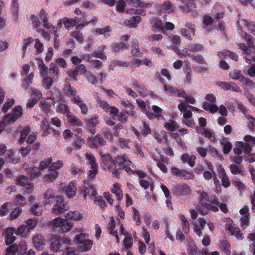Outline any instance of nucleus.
Wrapping results in <instances>:
<instances>
[{
	"label": "nucleus",
	"instance_id": "f257e3e1",
	"mask_svg": "<svg viewBox=\"0 0 255 255\" xmlns=\"http://www.w3.org/2000/svg\"><path fill=\"white\" fill-rule=\"evenodd\" d=\"M65 217L66 219L59 217L55 218L52 222L53 228H57L62 232L69 231L73 226V223L69 219L80 220L83 217L78 211H71L66 214Z\"/></svg>",
	"mask_w": 255,
	"mask_h": 255
},
{
	"label": "nucleus",
	"instance_id": "f03ea898",
	"mask_svg": "<svg viewBox=\"0 0 255 255\" xmlns=\"http://www.w3.org/2000/svg\"><path fill=\"white\" fill-rule=\"evenodd\" d=\"M198 195V199L200 207L199 211L203 215H207L210 211L217 212L219 209L216 206L212 205L209 203V197L207 193L203 190H199L197 191Z\"/></svg>",
	"mask_w": 255,
	"mask_h": 255
},
{
	"label": "nucleus",
	"instance_id": "7ed1b4c3",
	"mask_svg": "<svg viewBox=\"0 0 255 255\" xmlns=\"http://www.w3.org/2000/svg\"><path fill=\"white\" fill-rule=\"evenodd\" d=\"M88 238V235L86 233H81L76 236V241L79 245V248L82 251H88L92 246V241Z\"/></svg>",
	"mask_w": 255,
	"mask_h": 255
},
{
	"label": "nucleus",
	"instance_id": "20e7f679",
	"mask_svg": "<svg viewBox=\"0 0 255 255\" xmlns=\"http://www.w3.org/2000/svg\"><path fill=\"white\" fill-rule=\"evenodd\" d=\"M205 101L203 104V108L212 113H214L218 110V107L215 104L216 98L212 94H208L205 96Z\"/></svg>",
	"mask_w": 255,
	"mask_h": 255
},
{
	"label": "nucleus",
	"instance_id": "39448f33",
	"mask_svg": "<svg viewBox=\"0 0 255 255\" xmlns=\"http://www.w3.org/2000/svg\"><path fill=\"white\" fill-rule=\"evenodd\" d=\"M27 246L25 243H22L18 246L13 244L7 248L6 255H24L26 253Z\"/></svg>",
	"mask_w": 255,
	"mask_h": 255
},
{
	"label": "nucleus",
	"instance_id": "423d86ee",
	"mask_svg": "<svg viewBox=\"0 0 255 255\" xmlns=\"http://www.w3.org/2000/svg\"><path fill=\"white\" fill-rule=\"evenodd\" d=\"M69 209V207L65 203L63 199L61 197L56 198V203L53 207V212L56 215L61 213H65V212Z\"/></svg>",
	"mask_w": 255,
	"mask_h": 255
},
{
	"label": "nucleus",
	"instance_id": "0eeeda50",
	"mask_svg": "<svg viewBox=\"0 0 255 255\" xmlns=\"http://www.w3.org/2000/svg\"><path fill=\"white\" fill-rule=\"evenodd\" d=\"M88 142L89 146L94 148L104 146L107 143L103 136L100 134H97L94 136L89 137Z\"/></svg>",
	"mask_w": 255,
	"mask_h": 255
},
{
	"label": "nucleus",
	"instance_id": "6e6552de",
	"mask_svg": "<svg viewBox=\"0 0 255 255\" xmlns=\"http://www.w3.org/2000/svg\"><path fill=\"white\" fill-rule=\"evenodd\" d=\"M86 157L91 165V170L89 171L88 176L91 178H94L97 173V164L96 159L91 153H87Z\"/></svg>",
	"mask_w": 255,
	"mask_h": 255
},
{
	"label": "nucleus",
	"instance_id": "1a4fd4ad",
	"mask_svg": "<svg viewBox=\"0 0 255 255\" xmlns=\"http://www.w3.org/2000/svg\"><path fill=\"white\" fill-rule=\"evenodd\" d=\"M191 189L186 184L178 185L173 187L172 192L176 195H187L191 193Z\"/></svg>",
	"mask_w": 255,
	"mask_h": 255
},
{
	"label": "nucleus",
	"instance_id": "9d476101",
	"mask_svg": "<svg viewBox=\"0 0 255 255\" xmlns=\"http://www.w3.org/2000/svg\"><path fill=\"white\" fill-rule=\"evenodd\" d=\"M244 140L246 142L243 148L244 152L250 153L252 151L253 144L255 145V137L247 135L244 137Z\"/></svg>",
	"mask_w": 255,
	"mask_h": 255
},
{
	"label": "nucleus",
	"instance_id": "9b49d317",
	"mask_svg": "<svg viewBox=\"0 0 255 255\" xmlns=\"http://www.w3.org/2000/svg\"><path fill=\"white\" fill-rule=\"evenodd\" d=\"M151 6V3L149 2L144 3L141 1L137 5H135V7L139 8L136 9H130L128 10L127 12L128 14H142L143 12L142 9L144 8H149Z\"/></svg>",
	"mask_w": 255,
	"mask_h": 255
},
{
	"label": "nucleus",
	"instance_id": "f8f14e48",
	"mask_svg": "<svg viewBox=\"0 0 255 255\" xmlns=\"http://www.w3.org/2000/svg\"><path fill=\"white\" fill-rule=\"evenodd\" d=\"M218 85L227 91H233L238 93L241 92V88L235 83L229 84L226 82H220L218 83Z\"/></svg>",
	"mask_w": 255,
	"mask_h": 255
},
{
	"label": "nucleus",
	"instance_id": "ddd939ff",
	"mask_svg": "<svg viewBox=\"0 0 255 255\" xmlns=\"http://www.w3.org/2000/svg\"><path fill=\"white\" fill-rule=\"evenodd\" d=\"M197 130L201 132L205 137L209 138L211 142H215L217 140V135L211 130L200 128H197Z\"/></svg>",
	"mask_w": 255,
	"mask_h": 255
},
{
	"label": "nucleus",
	"instance_id": "4468645a",
	"mask_svg": "<svg viewBox=\"0 0 255 255\" xmlns=\"http://www.w3.org/2000/svg\"><path fill=\"white\" fill-rule=\"evenodd\" d=\"M164 89L167 93L173 95H176L178 97H185V92L182 90L177 89L168 85H164Z\"/></svg>",
	"mask_w": 255,
	"mask_h": 255
},
{
	"label": "nucleus",
	"instance_id": "2eb2a0df",
	"mask_svg": "<svg viewBox=\"0 0 255 255\" xmlns=\"http://www.w3.org/2000/svg\"><path fill=\"white\" fill-rule=\"evenodd\" d=\"M50 98H48V101L52 103H55L56 101L59 102L62 99V95L60 91L56 88H53L50 92Z\"/></svg>",
	"mask_w": 255,
	"mask_h": 255
},
{
	"label": "nucleus",
	"instance_id": "dca6fc26",
	"mask_svg": "<svg viewBox=\"0 0 255 255\" xmlns=\"http://www.w3.org/2000/svg\"><path fill=\"white\" fill-rule=\"evenodd\" d=\"M17 182L19 185L26 188L28 192H30L32 191L33 185L29 183L28 178L25 176H19L17 179Z\"/></svg>",
	"mask_w": 255,
	"mask_h": 255
},
{
	"label": "nucleus",
	"instance_id": "f3484780",
	"mask_svg": "<svg viewBox=\"0 0 255 255\" xmlns=\"http://www.w3.org/2000/svg\"><path fill=\"white\" fill-rule=\"evenodd\" d=\"M33 243L37 250L41 251L43 249L45 245L44 238L40 235H36L33 238Z\"/></svg>",
	"mask_w": 255,
	"mask_h": 255
},
{
	"label": "nucleus",
	"instance_id": "a211bd4d",
	"mask_svg": "<svg viewBox=\"0 0 255 255\" xmlns=\"http://www.w3.org/2000/svg\"><path fill=\"white\" fill-rule=\"evenodd\" d=\"M213 19L208 15H205L203 19L202 27L207 32H210L213 29Z\"/></svg>",
	"mask_w": 255,
	"mask_h": 255
},
{
	"label": "nucleus",
	"instance_id": "6ab92c4d",
	"mask_svg": "<svg viewBox=\"0 0 255 255\" xmlns=\"http://www.w3.org/2000/svg\"><path fill=\"white\" fill-rule=\"evenodd\" d=\"M14 228H8L5 231V241L7 245L12 243L15 240V237L13 235Z\"/></svg>",
	"mask_w": 255,
	"mask_h": 255
},
{
	"label": "nucleus",
	"instance_id": "aec40b11",
	"mask_svg": "<svg viewBox=\"0 0 255 255\" xmlns=\"http://www.w3.org/2000/svg\"><path fill=\"white\" fill-rule=\"evenodd\" d=\"M100 155L102 161L105 165V168H107L108 169H111V164L109 162H112L113 165L116 164V161L111 157L110 154L105 155L100 152Z\"/></svg>",
	"mask_w": 255,
	"mask_h": 255
},
{
	"label": "nucleus",
	"instance_id": "412c9836",
	"mask_svg": "<svg viewBox=\"0 0 255 255\" xmlns=\"http://www.w3.org/2000/svg\"><path fill=\"white\" fill-rule=\"evenodd\" d=\"M158 9L161 12L169 13L174 10V8L170 1H166L159 6Z\"/></svg>",
	"mask_w": 255,
	"mask_h": 255
},
{
	"label": "nucleus",
	"instance_id": "4be33fe9",
	"mask_svg": "<svg viewBox=\"0 0 255 255\" xmlns=\"http://www.w3.org/2000/svg\"><path fill=\"white\" fill-rule=\"evenodd\" d=\"M76 191L77 187L75 185V181L71 182L66 187V194L69 198L75 196Z\"/></svg>",
	"mask_w": 255,
	"mask_h": 255
},
{
	"label": "nucleus",
	"instance_id": "5701e85b",
	"mask_svg": "<svg viewBox=\"0 0 255 255\" xmlns=\"http://www.w3.org/2000/svg\"><path fill=\"white\" fill-rule=\"evenodd\" d=\"M72 102L79 106L82 114H86L87 113L88 108L86 105L82 101L81 98L79 97H74L72 98Z\"/></svg>",
	"mask_w": 255,
	"mask_h": 255
},
{
	"label": "nucleus",
	"instance_id": "b1692460",
	"mask_svg": "<svg viewBox=\"0 0 255 255\" xmlns=\"http://www.w3.org/2000/svg\"><path fill=\"white\" fill-rule=\"evenodd\" d=\"M219 177L221 179L222 185L225 187H228L230 185V182L226 174L225 171L223 168H221L218 172Z\"/></svg>",
	"mask_w": 255,
	"mask_h": 255
},
{
	"label": "nucleus",
	"instance_id": "393cba45",
	"mask_svg": "<svg viewBox=\"0 0 255 255\" xmlns=\"http://www.w3.org/2000/svg\"><path fill=\"white\" fill-rule=\"evenodd\" d=\"M181 160L183 162H188L189 165L193 167L195 164L196 156L194 155L189 156L188 154H184L182 155Z\"/></svg>",
	"mask_w": 255,
	"mask_h": 255
},
{
	"label": "nucleus",
	"instance_id": "a878e982",
	"mask_svg": "<svg viewBox=\"0 0 255 255\" xmlns=\"http://www.w3.org/2000/svg\"><path fill=\"white\" fill-rule=\"evenodd\" d=\"M36 60L37 61L40 75L42 77L47 76L48 75L47 67L45 65L43 61L41 59L37 58Z\"/></svg>",
	"mask_w": 255,
	"mask_h": 255
},
{
	"label": "nucleus",
	"instance_id": "bb28decb",
	"mask_svg": "<svg viewBox=\"0 0 255 255\" xmlns=\"http://www.w3.org/2000/svg\"><path fill=\"white\" fill-rule=\"evenodd\" d=\"M141 18L140 16H133L129 19H126L125 21V24L128 26L135 27L136 26V23L140 22Z\"/></svg>",
	"mask_w": 255,
	"mask_h": 255
},
{
	"label": "nucleus",
	"instance_id": "cd10ccee",
	"mask_svg": "<svg viewBox=\"0 0 255 255\" xmlns=\"http://www.w3.org/2000/svg\"><path fill=\"white\" fill-rule=\"evenodd\" d=\"M91 192V195L95 196L96 194V191L94 189L93 184L89 185L88 187L84 186L83 188L81 190V192L83 195L84 199L86 198L87 194Z\"/></svg>",
	"mask_w": 255,
	"mask_h": 255
},
{
	"label": "nucleus",
	"instance_id": "c85d7f7f",
	"mask_svg": "<svg viewBox=\"0 0 255 255\" xmlns=\"http://www.w3.org/2000/svg\"><path fill=\"white\" fill-rule=\"evenodd\" d=\"M69 123L72 126H82L83 122L76 117L74 115L70 113L67 116Z\"/></svg>",
	"mask_w": 255,
	"mask_h": 255
},
{
	"label": "nucleus",
	"instance_id": "c756f323",
	"mask_svg": "<svg viewBox=\"0 0 255 255\" xmlns=\"http://www.w3.org/2000/svg\"><path fill=\"white\" fill-rule=\"evenodd\" d=\"M105 48V46L100 47L98 49L95 50V51L92 54V55L103 60H106L107 56L105 55V53L104 52Z\"/></svg>",
	"mask_w": 255,
	"mask_h": 255
},
{
	"label": "nucleus",
	"instance_id": "7c9ffc66",
	"mask_svg": "<svg viewBox=\"0 0 255 255\" xmlns=\"http://www.w3.org/2000/svg\"><path fill=\"white\" fill-rule=\"evenodd\" d=\"M221 144L223 148V152L224 154H228L231 150L232 145L229 141L227 138H223L221 141Z\"/></svg>",
	"mask_w": 255,
	"mask_h": 255
},
{
	"label": "nucleus",
	"instance_id": "2f4dec72",
	"mask_svg": "<svg viewBox=\"0 0 255 255\" xmlns=\"http://www.w3.org/2000/svg\"><path fill=\"white\" fill-rule=\"evenodd\" d=\"M14 233L17 235L25 236L29 232L28 227L25 225H22L17 229L14 228Z\"/></svg>",
	"mask_w": 255,
	"mask_h": 255
},
{
	"label": "nucleus",
	"instance_id": "473e14b6",
	"mask_svg": "<svg viewBox=\"0 0 255 255\" xmlns=\"http://www.w3.org/2000/svg\"><path fill=\"white\" fill-rule=\"evenodd\" d=\"M51 250L54 252H60L62 250V245L60 243V240L58 239H55L54 241H52L51 246Z\"/></svg>",
	"mask_w": 255,
	"mask_h": 255
},
{
	"label": "nucleus",
	"instance_id": "72a5a7b5",
	"mask_svg": "<svg viewBox=\"0 0 255 255\" xmlns=\"http://www.w3.org/2000/svg\"><path fill=\"white\" fill-rule=\"evenodd\" d=\"M62 21L65 25V27L68 30L76 25V22L74 20L73 18L65 17L62 20H61L60 23H61Z\"/></svg>",
	"mask_w": 255,
	"mask_h": 255
},
{
	"label": "nucleus",
	"instance_id": "f704fd0d",
	"mask_svg": "<svg viewBox=\"0 0 255 255\" xmlns=\"http://www.w3.org/2000/svg\"><path fill=\"white\" fill-rule=\"evenodd\" d=\"M228 229L232 235H234L238 239L242 240L243 235L239 228H234L231 225H228Z\"/></svg>",
	"mask_w": 255,
	"mask_h": 255
},
{
	"label": "nucleus",
	"instance_id": "c9c22d12",
	"mask_svg": "<svg viewBox=\"0 0 255 255\" xmlns=\"http://www.w3.org/2000/svg\"><path fill=\"white\" fill-rule=\"evenodd\" d=\"M64 91L65 93L70 97L71 101H72V98L74 97H78L76 96L77 91L76 90L71 86L70 85H66L64 88Z\"/></svg>",
	"mask_w": 255,
	"mask_h": 255
},
{
	"label": "nucleus",
	"instance_id": "e433bc0d",
	"mask_svg": "<svg viewBox=\"0 0 255 255\" xmlns=\"http://www.w3.org/2000/svg\"><path fill=\"white\" fill-rule=\"evenodd\" d=\"M128 44L123 42L115 43L112 45V48L115 52H119L121 50H125L128 48Z\"/></svg>",
	"mask_w": 255,
	"mask_h": 255
},
{
	"label": "nucleus",
	"instance_id": "4c0bfd02",
	"mask_svg": "<svg viewBox=\"0 0 255 255\" xmlns=\"http://www.w3.org/2000/svg\"><path fill=\"white\" fill-rule=\"evenodd\" d=\"M180 218L182 221L183 231L184 232L185 234H187L188 232L190 224L184 215H180Z\"/></svg>",
	"mask_w": 255,
	"mask_h": 255
},
{
	"label": "nucleus",
	"instance_id": "58836bf2",
	"mask_svg": "<svg viewBox=\"0 0 255 255\" xmlns=\"http://www.w3.org/2000/svg\"><path fill=\"white\" fill-rule=\"evenodd\" d=\"M49 72L53 77H58L59 75V68L54 63H50L49 65Z\"/></svg>",
	"mask_w": 255,
	"mask_h": 255
},
{
	"label": "nucleus",
	"instance_id": "ea45409f",
	"mask_svg": "<svg viewBox=\"0 0 255 255\" xmlns=\"http://www.w3.org/2000/svg\"><path fill=\"white\" fill-rule=\"evenodd\" d=\"M49 126V123L47 119H45L42 121L41 128L44 135H46L50 133Z\"/></svg>",
	"mask_w": 255,
	"mask_h": 255
},
{
	"label": "nucleus",
	"instance_id": "a19ab883",
	"mask_svg": "<svg viewBox=\"0 0 255 255\" xmlns=\"http://www.w3.org/2000/svg\"><path fill=\"white\" fill-rule=\"evenodd\" d=\"M37 223L38 219L37 218H33L32 219H29L27 220L25 222V225L28 227L29 230L30 229L33 230L35 228Z\"/></svg>",
	"mask_w": 255,
	"mask_h": 255
},
{
	"label": "nucleus",
	"instance_id": "79ce46f5",
	"mask_svg": "<svg viewBox=\"0 0 255 255\" xmlns=\"http://www.w3.org/2000/svg\"><path fill=\"white\" fill-rule=\"evenodd\" d=\"M111 191L112 193L116 194V195L118 197V199L120 201L122 199L123 194L122 193V191L120 189L119 184H115L114 188L111 189Z\"/></svg>",
	"mask_w": 255,
	"mask_h": 255
},
{
	"label": "nucleus",
	"instance_id": "37998d69",
	"mask_svg": "<svg viewBox=\"0 0 255 255\" xmlns=\"http://www.w3.org/2000/svg\"><path fill=\"white\" fill-rule=\"evenodd\" d=\"M237 25L239 29L242 28L243 26L246 27L247 26H254V23L251 21H248L244 19H239L237 21Z\"/></svg>",
	"mask_w": 255,
	"mask_h": 255
},
{
	"label": "nucleus",
	"instance_id": "c03bdc74",
	"mask_svg": "<svg viewBox=\"0 0 255 255\" xmlns=\"http://www.w3.org/2000/svg\"><path fill=\"white\" fill-rule=\"evenodd\" d=\"M154 137L158 143H161L163 140L165 141H166L167 140L165 133L164 131L160 133L155 132L154 134Z\"/></svg>",
	"mask_w": 255,
	"mask_h": 255
},
{
	"label": "nucleus",
	"instance_id": "a18cd8bd",
	"mask_svg": "<svg viewBox=\"0 0 255 255\" xmlns=\"http://www.w3.org/2000/svg\"><path fill=\"white\" fill-rule=\"evenodd\" d=\"M30 130V128L29 127L26 126L25 127L21 133V138H20L19 142L20 144H22L25 139H26V136L29 133Z\"/></svg>",
	"mask_w": 255,
	"mask_h": 255
},
{
	"label": "nucleus",
	"instance_id": "49530a36",
	"mask_svg": "<svg viewBox=\"0 0 255 255\" xmlns=\"http://www.w3.org/2000/svg\"><path fill=\"white\" fill-rule=\"evenodd\" d=\"M152 23L153 27L161 29L162 32L165 33L164 28L162 25V22L160 20L157 18H154L152 19Z\"/></svg>",
	"mask_w": 255,
	"mask_h": 255
},
{
	"label": "nucleus",
	"instance_id": "de8ad7c7",
	"mask_svg": "<svg viewBox=\"0 0 255 255\" xmlns=\"http://www.w3.org/2000/svg\"><path fill=\"white\" fill-rule=\"evenodd\" d=\"M31 212L36 216L42 215V209L39 204H36L31 209Z\"/></svg>",
	"mask_w": 255,
	"mask_h": 255
},
{
	"label": "nucleus",
	"instance_id": "09e8293b",
	"mask_svg": "<svg viewBox=\"0 0 255 255\" xmlns=\"http://www.w3.org/2000/svg\"><path fill=\"white\" fill-rule=\"evenodd\" d=\"M11 203L9 202L5 203L0 208V215L2 216L5 215L8 210L11 208Z\"/></svg>",
	"mask_w": 255,
	"mask_h": 255
},
{
	"label": "nucleus",
	"instance_id": "8fccbe9b",
	"mask_svg": "<svg viewBox=\"0 0 255 255\" xmlns=\"http://www.w3.org/2000/svg\"><path fill=\"white\" fill-rule=\"evenodd\" d=\"M241 73L240 70H234L230 73V77L233 79L239 80L241 82V77H244Z\"/></svg>",
	"mask_w": 255,
	"mask_h": 255
},
{
	"label": "nucleus",
	"instance_id": "3c124183",
	"mask_svg": "<svg viewBox=\"0 0 255 255\" xmlns=\"http://www.w3.org/2000/svg\"><path fill=\"white\" fill-rule=\"evenodd\" d=\"M41 106L45 113H48L50 111V105L52 104H54V103H52L50 102V101H48V98L45 101H41Z\"/></svg>",
	"mask_w": 255,
	"mask_h": 255
},
{
	"label": "nucleus",
	"instance_id": "603ef678",
	"mask_svg": "<svg viewBox=\"0 0 255 255\" xmlns=\"http://www.w3.org/2000/svg\"><path fill=\"white\" fill-rule=\"evenodd\" d=\"M58 175V171L50 170V172L49 173L45 174V178L47 180L53 181L57 178Z\"/></svg>",
	"mask_w": 255,
	"mask_h": 255
},
{
	"label": "nucleus",
	"instance_id": "864d4df0",
	"mask_svg": "<svg viewBox=\"0 0 255 255\" xmlns=\"http://www.w3.org/2000/svg\"><path fill=\"white\" fill-rule=\"evenodd\" d=\"M57 110L62 113L66 114L67 116L70 113L68 107L62 103L59 104Z\"/></svg>",
	"mask_w": 255,
	"mask_h": 255
},
{
	"label": "nucleus",
	"instance_id": "5fc2aeb1",
	"mask_svg": "<svg viewBox=\"0 0 255 255\" xmlns=\"http://www.w3.org/2000/svg\"><path fill=\"white\" fill-rule=\"evenodd\" d=\"M43 79L42 83L44 88L46 89H49L50 87L52 85L53 81L51 78L49 77L45 76Z\"/></svg>",
	"mask_w": 255,
	"mask_h": 255
},
{
	"label": "nucleus",
	"instance_id": "6e6d98bb",
	"mask_svg": "<svg viewBox=\"0 0 255 255\" xmlns=\"http://www.w3.org/2000/svg\"><path fill=\"white\" fill-rule=\"evenodd\" d=\"M112 30V29L110 26H107L106 27L103 28H97L95 29V32L99 34H103L105 36H109V34H107V32H110Z\"/></svg>",
	"mask_w": 255,
	"mask_h": 255
},
{
	"label": "nucleus",
	"instance_id": "4d7b16f0",
	"mask_svg": "<svg viewBox=\"0 0 255 255\" xmlns=\"http://www.w3.org/2000/svg\"><path fill=\"white\" fill-rule=\"evenodd\" d=\"M99 123V118L97 116L89 119L87 122V124L90 128L95 127Z\"/></svg>",
	"mask_w": 255,
	"mask_h": 255
},
{
	"label": "nucleus",
	"instance_id": "13d9d810",
	"mask_svg": "<svg viewBox=\"0 0 255 255\" xmlns=\"http://www.w3.org/2000/svg\"><path fill=\"white\" fill-rule=\"evenodd\" d=\"M17 119L16 117L12 113L8 114L7 116H5L3 121L6 124L15 122Z\"/></svg>",
	"mask_w": 255,
	"mask_h": 255
},
{
	"label": "nucleus",
	"instance_id": "bf43d9fd",
	"mask_svg": "<svg viewBox=\"0 0 255 255\" xmlns=\"http://www.w3.org/2000/svg\"><path fill=\"white\" fill-rule=\"evenodd\" d=\"M221 248L228 255H230L231 253L230 250V245L228 241H224L222 242L221 244Z\"/></svg>",
	"mask_w": 255,
	"mask_h": 255
},
{
	"label": "nucleus",
	"instance_id": "052dcab7",
	"mask_svg": "<svg viewBox=\"0 0 255 255\" xmlns=\"http://www.w3.org/2000/svg\"><path fill=\"white\" fill-rule=\"evenodd\" d=\"M52 162V159L48 158L47 159L42 161L39 166L40 170H44L49 166Z\"/></svg>",
	"mask_w": 255,
	"mask_h": 255
},
{
	"label": "nucleus",
	"instance_id": "680f3d73",
	"mask_svg": "<svg viewBox=\"0 0 255 255\" xmlns=\"http://www.w3.org/2000/svg\"><path fill=\"white\" fill-rule=\"evenodd\" d=\"M22 212V209L20 207L15 208L10 214V218L14 220L17 218Z\"/></svg>",
	"mask_w": 255,
	"mask_h": 255
},
{
	"label": "nucleus",
	"instance_id": "e2e57ef3",
	"mask_svg": "<svg viewBox=\"0 0 255 255\" xmlns=\"http://www.w3.org/2000/svg\"><path fill=\"white\" fill-rule=\"evenodd\" d=\"M76 136V138L74 141V145L76 148L80 149L82 146L84 145L85 140L84 138H82L77 135Z\"/></svg>",
	"mask_w": 255,
	"mask_h": 255
},
{
	"label": "nucleus",
	"instance_id": "0e129e2a",
	"mask_svg": "<svg viewBox=\"0 0 255 255\" xmlns=\"http://www.w3.org/2000/svg\"><path fill=\"white\" fill-rule=\"evenodd\" d=\"M35 48L36 49V52L38 54L42 53L44 49V45L43 44L40 42V41L39 39H36L35 40Z\"/></svg>",
	"mask_w": 255,
	"mask_h": 255
},
{
	"label": "nucleus",
	"instance_id": "69168bd1",
	"mask_svg": "<svg viewBox=\"0 0 255 255\" xmlns=\"http://www.w3.org/2000/svg\"><path fill=\"white\" fill-rule=\"evenodd\" d=\"M188 48L190 51L197 52L201 50L204 48V46L200 44H195L190 45Z\"/></svg>",
	"mask_w": 255,
	"mask_h": 255
},
{
	"label": "nucleus",
	"instance_id": "338daca9",
	"mask_svg": "<svg viewBox=\"0 0 255 255\" xmlns=\"http://www.w3.org/2000/svg\"><path fill=\"white\" fill-rule=\"evenodd\" d=\"M126 2L123 0H119L116 5V9L118 12H123L125 10Z\"/></svg>",
	"mask_w": 255,
	"mask_h": 255
},
{
	"label": "nucleus",
	"instance_id": "774afa93",
	"mask_svg": "<svg viewBox=\"0 0 255 255\" xmlns=\"http://www.w3.org/2000/svg\"><path fill=\"white\" fill-rule=\"evenodd\" d=\"M181 34L186 37L188 40H191L192 39L193 35L191 32L187 29V28H183L181 29Z\"/></svg>",
	"mask_w": 255,
	"mask_h": 255
}]
</instances>
